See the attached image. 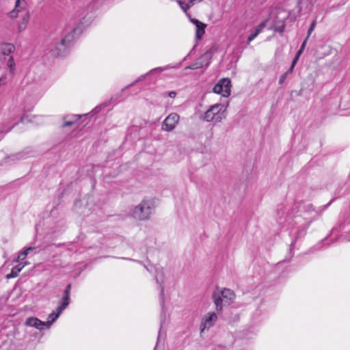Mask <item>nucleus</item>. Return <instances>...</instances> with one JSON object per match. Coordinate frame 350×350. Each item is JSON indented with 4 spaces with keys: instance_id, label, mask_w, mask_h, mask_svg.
I'll list each match as a JSON object with an SVG mask.
<instances>
[{
    "instance_id": "f257e3e1",
    "label": "nucleus",
    "mask_w": 350,
    "mask_h": 350,
    "mask_svg": "<svg viewBox=\"0 0 350 350\" xmlns=\"http://www.w3.org/2000/svg\"><path fill=\"white\" fill-rule=\"evenodd\" d=\"M82 28L79 25L68 33L59 42H55L51 49V55L54 57H64L68 53V49L75 39V35L82 33Z\"/></svg>"
},
{
    "instance_id": "f03ea898",
    "label": "nucleus",
    "mask_w": 350,
    "mask_h": 350,
    "mask_svg": "<svg viewBox=\"0 0 350 350\" xmlns=\"http://www.w3.org/2000/svg\"><path fill=\"white\" fill-rule=\"evenodd\" d=\"M229 102L228 100H221L219 103H215L209 107L204 112L202 119L206 122H211L214 124L221 122L226 118V110Z\"/></svg>"
},
{
    "instance_id": "7ed1b4c3",
    "label": "nucleus",
    "mask_w": 350,
    "mask_h": 350,
    "mask_svg": "<svg viewBox=\"0 0 350 350\" xmlns=\"http://www.w3.org/2000/svg\"><path fill=\"white\" fill-rule=\"evenodd\" d=\"M155 208L152 200L144 199L135 206L131 212V217L138 221H146L150 218Z\"/></svg>"
},
{
    "instance_id": "20e7f679",
    "label": "nucleus",
    "mask_w": 350,
    "mask_h": 350,
    "mask_svg": "<svg viewBox=\"0 0 350 350\" xmlns=\"http://www.w3.org/2000/svg\"><path fill=\"white\" fill-rule=\"evenodd\" d=\"M212 297L218 313L222 311L224 306L231 304L235 299L234 293L229 288L214 292Z\"/></svg>"
},
{
    "instance_id": "39448f33",
    "label": "nucleus",
    "mask_w": 350,
    "mask_h": 350,
    "mask_svg": "<svg viewBox=\"0 0 350 350\" xmlns=\"http://www.w3.org/2000/svg\"><path fill=\"white\" fill-rule=\"evenodd\" d=\"M62 312H59V310L56 309L55 311L51 312L48 316L46 321H42L36 317H30L26 320L25 325L27 327H33L35 328H38L40 326L49 327L57 320Z\"/></svg>"
},
{
    "instance_id": "423d86ee",
    "label": "nucleus",
    "mask_w": 350,
    "mask_h": 350,
    "mask_svg": "<svg viewBox=\"0 0 350 350\" xmlns=\"http://www.w3.org/2000/svg\"><path fill=\"white\" fill-rule=\"evenodd\" d=\"M231 92V81L228 78H223L216 83L213 88V92L217 94H221L227 100Z\"/></svg>"
},
{
    "instance_id": "0eeeda50",
    "label": "nucleus",
    "mask_w": 350,
    "mask_h": 350,
    "mask_svg": "<svg viewBox=\"0 0 350 350\" xmlns=\"http://www.w3.org/2000/svg\"><path fill=\"white\" fill-rule=\"evenodd\" d=\"M179 121V116L176 113H171L162 123V130L165 131H172L175 128Z\"/></svg>"
},
{
    "instance_id": "6e6552de",
    "label": "nucleus",
    "mask_w": 350,
    "mask_h": 350,
    "mask_svg": "<svg viewBox=\"0 0 350 350\" xmlns=\"http://www.w3.org/2000/svg\"><path fill=\"white\" fill-rule=\"evenodd\" d=\"M217 320V315L214 312L205 314L201 321L200 328H210L214 326Z\"/></svg>"
},
{
    "instance_id": "1a4fd4ad",
    "label": "nucleus",
    "mask_w": 350,
    "mask_h": 350,
    "mask_svg": "<svg viewBox=\"0 0 350 350\" xmlns=\"http://www.w3.org/2000/svg\"><path fill=\"white\" fill-rule=\"evenodd\" d=\"M190 22L196 26V36L198 40H200L205 33V28L206 25L198 21V19L191 18L189 14H187Z\"/></svg>"
},
{
    "instance_id": "9d476101",
    "label": "nucleus",
    "mask_w": 350,
    "mask_h": 350,
    "mask_svg": "<svg viewBox=\"0 0 350 350\" xmlns=\"http://www.w3.org/2000/svg\"><path fill=\"white\" fill-rule=\"evenodd\" d=\"M27 2L25 0H16L14 8L8 13V16L10 18H16L21 12L25 10Z\"/></svg>"
},
{
    "instance_id": "9b49d317",
    "label": "nucleus",
    "mask_w": 350,
    "mask_h": 350,
    "mask_svg": "<svg viewBox=\"0 0 350 350\" xmlns=\"http://www.w3.org/2000/svg\"><path fill=\"white\" fill-rule=\"evenodd\" d=\"M146 269L149 272H152L153 269L155 270V280L158 284H159L160 286H161V284L163 282L164 280V274L162 267H153L152 266L150 267H146ZM161 293H163V287L161 286Z\"/></svg>"
},
{
    "instance_id": "f8f14e48",
    "label": "nucleus",
    "mask_w": 350,
    "mask_h": 350,
    "mask_svg": "<svg viewBox=\"0 0 350 350\" xmlns=\"http://www.w3.org/2000/svg\"><path fill=\"white\" fill-rule=\"evenodd\" d=\"M0 51L5 57H8L15 51V46L11 43H3L0 46Z\"/></svg>"
},
{
    "instance_id": "ddd939ff",
    "label": "nucleus",
    "mask_w": 350,
    "mask_h": 350,
    "mask_svg": "<svg viewBox=\"0 0 350 350\" xmlns=\"http://www.w3.org/2000/svg\"><path fill=\"white\" fill-rule=\"evenodd\" d=\"M3 61L5 62L8 68L9 69L10 74L14 75L16 71V64L12 56L4 57Z\"/></svg>"
},
{
    "instance_id": "4468645a",
    "label": "nucleus",
    "mask_w": 350,
    "mask_h": 350,
    "mask_svg": "<svg viewBox=\"0 0 350 350\" xmlns=\"http://www.w3.org/2000/svg\"><path fill=\"white\" fill-rule=\"evenodd\" d=\"M26 265H27V262L20 263V264L16 265L15 267H14L12 269L10 273L7 275V276H6L7 278L9 279V278L17 277L18 273L21 272V271L24 268V267Z\"/></svg>"
},
{
    "instance_id": "2eb2a0df",
    "label": "nucleus",
    "mask_w": 350,
    "mask_h": 350,
    "mask_svg": "<svg viewBox=\"0 0 350 350\" xmlns=\"http://www.w3.org/2000/svg\"><path fill=\"white\" fill-rule=\"evenodd\" d=\"M265 26L266 21H264L256 27L255 31L252 33H251V35L248 37V44L258 36V34L262 31V30L265 28Z\"/></svg>"
},
{
    "instance_id": "dca6fc26",
    "label": "nucleus",
    "mask_w": 350,
    "mask_h": 350,
    "mask_svg": "<svg viewBox=\"0 0 350 350\" xmlns=\"http://www.w3.org/2000/svg\"><path fill=\"white\" fill-rule=\"evenodd\" d=\"M29 13H26L23 16L22 19L19 21L17 26V29L18 32H22L26 29L29 22Z\"/></svg>"
},
{
    "instance_id": "f3484780",
    "label": "nucleus",
    "mask_w": 350,
    "mask_h": 350,
    "mask_svg": "<svg viewBox=\"0 0 350 350\" xmlns=\"http://www.w3.org/2000/svg\"><path fill=\"white\" fill-rule=\"evenodd\" d=\"M170 68V66H164V67H157V68H153V69L150 70L148 72H147L145 75L141 76L139 78V79L137 80V81L142 80L146 76L152 75H154V74H159V73H161L163 71L167 70Z\"/></svg>"
},
{
    "instance_id": "a211bd4d",
    "label": "nucleus",
    "mask_w": 350,
    "mask_h": 350,
    "mask_svg": "<svg viewBox=\"0 0 350 350\" xmlns=\"http://www.w3.org/2000/svg\"><path fill=\"white\" fill-rule=\"evenodd\" d=\"M70 295H63L61 304L57 308L59 312H63L70 304Z\"/></svg>"
},
{
    "instance_id": "6ab92c4d",
    "label": "nucleus",
    "mask_w": 350,
    "mask_h": 350,
    "mask_svg": "<svg viewBox=\"0 0 350 350\" xmlns=\"http://www.w3.org/2000/svg\"><path fill=\"white\" fill-rule=\"evenodd\" d=\"M204 56H202L200 58H199L196 62L191 64L189 66H187L186 68L189 69H198L200 68H202L204 65Z\"/></svg>"
},
{
    "instance_id": "aec40b11",
    "label": "nucleus",
    "mask_w": 350,
    "mask_h": 350,
    "mask_svg": "<svg viewBox=\"0 0 350 350\" xmlns=\"http://www.w3.org/2000/svg\"><path fill=\"white\" fill-rule=\"evenodd\" d=\"M36 249L37 248L36 247H28L24 249L22 252H21L18 254L16 262L25 260V258L27 257V256L30 253V250H36Z\"/></svg>"
},
{
    "instance_id": "412c9836",
    "label": "nucleus",
    "mask_w": 350,
    "mask_h": 350,
    "mask_svg": "<svg viewBox=\"0 0 350 350\" xmlns=\"http://www.w3.org/2000/svg\"><path fill=\"white\" fill-rule=\"evenodd\" d=\"M177 3L179 4L181 9L187 13V10H189L191 6H193L192 3H190V0L187 3H186L184 1L177 0Z\"/></svg>"
},
{
    "instance_id": "4be33fe9",
    "label": "nucleus",
    "mask_w": 350,
    "mask_h": 350,
    "mask_svg": "<svg viewBox=\"0 0 350 350\" xmlns=\"http://www.w3.org/2000/svg\"><path fill=\"white\" fill-rule=\"evenodd\" d=\"M81 117V116H79V115H73L72 116V119L70 120H68V121H66L64 124H63V126L64 127H66V126H72L73 125L75 122L79 119V118Z\"/></svg>"
},
{
    "instance_id": "5701e85b",
    "label": "nucleus",
    "mask_w": 350,
    "mask_h": 350,
    "mask_svg": "<svg viewBox=\"0 0 350 350\" xmlns=\"http://www.w3.org/2000/svg\"><path fill=\"white\" fill-rule=\"evenodd\" d=\"M316 25H317V21L314 20L312 22V23L310 24V27L308 29V35H307V37H306L307 39H308L309 36L311 35L312 32L315 29Z\"/></svg>"
},
{
    "instance_id": "b1692460",
    "label": "nucleus",
    "mask_w": 350,
    "mask_h": 350,
    "mask_svg": "<svg viewBox=\"0 0 350 350\" xmlns=\"http://www.w3.org/2000/svg\"><path fill=\"white\" fill-rule=\"evenodd\" d=\"M307 41H308V39L306 38L305 40L303 42L300 49H299V51L297 52L296 54H297L298 55H301L303 53V51H304V49L306 47V43H307Z\"/></svg>"
},
{
    "instance_id": "393cba45",
    "label": "nucleus",
    "mask_w": 350,
    "mask_h": 350,
    "mask_svg": "<svg viewBox=\"0 0 350 350\" xmlns=\"http://www.w3.org/2000/svg\"><path fill=\"white\" fill-rule=\"evenodd\" d=\"M287 74L286 73H284L282 75L280 76V79H279V84H282L284 81L286 80V77H287Z\"/></svg>"
},
{
    "instance_id": "a878e982",
    "label": "nucleus",
    "mask_w": 350,
    "mask_h": 350,
    "mask_svg": "<svg viewBox=\"0 0 350 350\" xmlns=\"http://www.w3.org/2000/svg\"><path fill=\"white\" fill-rule=\"evenodd\" d=\"M70 290H71V284H68L66 287V289L64 291V295H70Z\"/></svg>"
},
{
    "instance_id": "bb28decb",
    "label": "nucleus",
    "mask_w": 350,
    "mask_h": 350,
    "mask_svg": "<svg viewBox=\"0 0 350 350\" xmlns=\"http://www.w3.org/2000/svg\"><path fill=\"white\" fill-rule=\"evenodd\" d=\"M284 28H285L284 25L282 24L280 26L275 27L274 29L275 31L282 33L284 31Z\"/></svg>"
},
{
    "instance_id": "cd10ccee",
    "label": "nucleus",
    "mask_w": 350,
    "mask_h": 350,
    "mask_svg": "<svg viewBox=\"0 0 350 350\" xmlns=\"http://www.w3.org/2000/svg\"><path fill=\"white\" fill-rule=\"evenodd\" d=\"M248 333L247 329H241L239 332L238 335L239 337L245 336Z\"/></svg>"
},
{
    "instance_id": "c85d7f7f",
    "label": "nucleus",
    "mask_w": 350,
    "mask_h": 350,
    "mask_svg": "<svg viewBox=\"0 0 350 350\" xmlns=\"http://www.w3.org/2000/svg\"><path fill=\"white\" fill-rule=\"evenodd\" d=\"M299 55H298L297 54L295 55V57H294L293 62H292V64H291V66L292 67H295L299 58Z\"/></svg>"
},
{
    "instance_id": "c756f323",
    "label": "nucleus",
    "mask_w": 350,
    "mask_h": 350,
    "mask_svg": "<svg viewBox=\"0 0 350 350\" xmlns=\"http://www.w3.org/2000/svg\"><path fill=\"white\" fill-rule=\"evenodd\" d=\"M6 83V77L3 75L0 77V86Z\"/></svg>"
},
{
    "instance_id": "7c9ffc66",
    "label": "nucleus",
    "mask_w": 350,
    "mask_h": 350,
    "mask_svg": "<svg viewBox=\"0 0 350 350\" xmlns=\"http://www.w3.org/2000/svg\"><path fill=\"white\" fill-rule=\"evenodd\" d=\"M168 96L170 98H174L176 96V92L174 91L170 92H168Z\"/></svg>"
},
{
    "instance_id": "2f4dec72",
    "label": "nucleus",
    "mask_w": 350,
    "mask_h": 350,
    "mask_svg": "<svg viewBox=\"0 0 350 350\" xmlns=\"http://www.w3.org/2000/svg\"><path fill=\"white\" fill-rule=\"evenodd\" d=\"M294 68L295 67H292V66H291L290 68L285 73L287 74V75H288L293 71Z\"/></svg>"
},
{
    "instance_id": "473e14b6",
    "label": "nucleus",
    "mask_w": 350,
    "mask_h": 350,
    "mask_svg": "<svg viewBox=\"0 0 350 350\" xmlns=\"http://www.w3.org/2000/svg\"><path fill=\"white\" fill-rule=\"evenodd\" d=\"M202 1V0H190V3H192L193 5L196 3H200Z\"/></svg>"
},
{
    "instance_id": "72a5a7b5",
    "label": "nucleus",
    "mask_w": 350,
    "mask_h": 350,
    "mask_svg": "<svg viewBox=\"0 0 350 350\" xmlns=\"http://www.w3.org/2000/svg\"><path fill=\"white\" fill-rule=\"evenodd\" d=\"M36 335H38L36 337L40 338L41 336L40 330L38 332H36Z\"/></svg>"
},
{
    "instance_id": "f704fd0d",
    "label": "nucleus",
    "mask_w": 350,
    "mask_h": 350,
    "mask_svg": "<svg viewBox=\"0 0 350 350\" xmlns=\"http://www.w3.org/2000/svg\"><path fill=\"white\" fill-rule=\"evenodd\" d=\"M308 208H310V209H312V211H314V210H313V206H312V205L309 204V205L308 206Z\"/></svg>"
},
{
    "instance_id": "c9c22d12",
    "label": "nucleus",
    "mask_w": 350,
    "mask_h": 350,
    "mask_svg": "<svg viewBox=\"0 0 350 350\" xmlns=\"http://www.w3.org/2000/svg\"><path fill=\"white\" fill-rule=\"evenodd\" d=\"M161 333V329H160V330H159V332L158 338H159V337H160Z\"/></svg>"
},
{
    "instance_id": "e433bc0d",
    "label": "nucleus",
    "mask_w": 350,
    "mask_h": 350,
    "mask_svg": "<svg viewBox=\"0 0 350 350\" xmlns=\"http://www.w3.org/2000/svg\"><path fill=\"white\" fill-rule=\"evenodd\" d=\"M36 250H30V252H35V253H36Z\"/></svg>"
},
{
    "instance_id": "4c0bfd02",
    "label": "nucleus",
    "mask_w": 350,
    "mask_h": 350,
    "mask_svg": "<svg viewBox=\"0 0 350 350\" xmlns=\"http://www.w3.org/2000/svg\"><path fill=\"white\" fill-rule=\"evenodd\" d=\"M208 63H206V64H205L206 67H207V66H208Z\"/></svg>"
},
{
    "instance_id": "58836bf2",
    "label": "nucleus",
    "mask_w": 350,
    "mask_h": 350,
    "mask_svg": "<svg viewBox=\"0 0 350 350\" xmlns=\"http://www.w3.org/2000/svg\"><path fill=\"white\" fill-rule=\"evenodd\" d=\"M204 329H201V334L204 332Z\"/></svg>"
},
{
    "instance_id": "ea45409f",
    "label": "nucleus",
    "mask_w": 350,
    "mask_h": 350,
    "mask_svg": "<svg viewBox=\"0 0 350 350\" xmlns=\"http://www.w3.org/2000/svg\"><path fill=\"white\" fill-rule=\"evenodd\" d=\"M347 241H350V237L347 239Z\"/></svg>"
}]
</instances>
